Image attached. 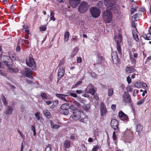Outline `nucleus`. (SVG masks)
Listing matches in <instances>:
<instances>
[{
	"instance_id": "nucleus-1",
	"label": "nucleus",
	"mask_w": 151,
	"mask_h": 151,
	"mask_svg": "<svg viewBox=\"0 0 151 151\" xmlns=\"http://www.w3.org/2000/svg\"><path fill=\"white\" fill-rule=\"evenodd\" d=\"M104 4L107 8L115 12L119 9L118 5L115 4L114 0H104Z\"/></svg>"
},
{
	"instance_id": "nucleus-2",
	"label": "nucleus",
	"mask_w": 151,
	"mask_h": 151,
	"mask_svg": "<svg viewBox=\"0 0 151 151\" xmlns=\"http://www.w3.org/2000/svg\"><path fill=\"white\" fill-rule=\"evenodd\" d=\"M112 13L109 10H106L103 13V18L105 22L110 23L113 18Z\"/></svg>"
},
{
	"instance_id": "nucleus-3",
	"label": "nucleus",
	"mask_w": 151,
	"mask_h": 151,
	"mask_svg": "<svg viewBox=\"0 0 151 151\" xmlns=\"http://www.w3.org/2000/svg\"><path fill=\"white\" fill-rule=\"evenodd\" d=\"M26 63L28 66L32 67L33 70H36L37 69L36 63L34 59L32 57L29 56L27 58Z\"/></svg>"
},
{
	"instance_id": "nucleus-4",
	"label": "nucleus",
	"mask_w": 151,
	"mask_h": 151,
	"mask_svg": "<svg viewBox=\"0 0 151 151\" xmlns=\"http://www.w3.org/2000/svg\"><path fill=\"white\" fill-rule=\"evenodd\" d=\"M88 3L83 1L80 4L78 7V11L81 13H85L88 10Z\"/></svg>"
},
{
	"instance_id": "nucleus-5",
	"label": "nucleus",
	"mask_w": 151,
	"mask_h": 151,
	"mask_svg": "<svg viewBox=\"0 0 151 151\" xmlns=\"http://www.w3.org/2000/svg\"><path fill=\"white\" fill-rule=\"evenodd\" d=\"M122 101L125 105L131 103L132 101L131 96L129 93L127 91H125L122 96Z\"/></svg>"
},
{
	"instance_id": "nucleus-6",
	"label": "nucleus",
	"mask_w": 151,
	"mask_h": 151,
	"mask_svg": "<svg viewBox=\"0 0 151 151\" xmlns=\"http://www.w3.org/2000/svg\"><path fill=\"white\" fill-rule=\"evenodd\" d=\"M114 39L117 44V49L119 53L121 54V49L120 44L122 40V37L121 35H116L114 37Z\"/></svg>"
},
{
	"instance_id": "nucleus-7",
	"label": "nucleus",
	"mask_w": 151,
	"mask_h": 151,
	"mask_svg": "<svg viewBox=\"0 0 151 151\" xmlns=\"http://www.w3.org/2000/svg\"><path fill=\"white\" fill-rule=\"evenodd\" d=\"M9 59L11 60H15V58L13 56L12 57L9 56V57L6 56H3L1 57V60L8 67H9L10 63L9 62Z\"/></svg>"
},
{
	"instance_id": "nucleus-8",
	"label": "nucleus",
	"mask_w": 151,
	"mask_h": 151,
	"mask_svg": "<svg viewBox=\"0 0 151 151\" xmlns=\"http://www.w3.org/2000/svg\"><path fill=\"white\" fill-rule=\"evenodd\" d=\"M73 116H72V119L73 120L77 121L79 119L80 122H83V119L81 117V113L78 110H76V111H73Z\"/></svg>"
},
{
	"instance_id": "nucleus-9",
	"label": "nucleus",
	"mask_w": 151,
	"mask_h": 151,
	"mask_svg": "<svg viewBox=\"0 0 151 151\" xmlns=\"http://www.w3.org/2000/svg\"><path fill=\"white\" fill-rule=\"evenodd\" d=\"M90 12L92 17L94 18H97L100 15V11L96 7H92L90 9Z\"/></svg>"
},
{
	"instance_id": "nucleus-10",
	"label": "nucleus",
	"mask_w": 151,
	"mask_h": 151,
	"mask_svg": "<svg viewBox=\"0 0 151 151\" xmlns=\"http://www.w3.org/2000/svg\"><path fill=\"white\" fill-rule=\"evenodd\" d=\"M111 127L115 130L118 131L119 122L116 119H112L111 122Z\"/></svg>"
},
{
	"instance_id": "nucleus-11",
	"label": "nucleus",
	"mask_w": 151,
	"mask_h": 151,
	"mask_svg": "<svg viewBox=\"0 0 151 151\" xmlns=\"http://www.w3.org/2000/svg\"><path fill=\"white\" fill-rule=\"evenodd\" d=\"M124 137L126 138L127 142L130 143L131 140L132 139V133L130 131L126 132L124 135Z\"/></svg>"
},
{
	"instance_id": "nucleus-12",
	"label": "nucleus",
	"mask_w": 151,
	"mask_h": 151,
	"mask_svg": "<svg viewBox=\"0 0 151 151\" xmlns=\"http://www.w3.org/2000/svg\"><path fill=\"white\" fill-rule=\"evenodd\" d=\"M55 96L58 98L65 102H68L69 101L67 99V97L68 96V95L67 93L66 94L60 93H55Z\"/></svg>"
},
{
	"instance_id": "nucleus-13",
	"label": "nucleus",
	"mask_w": 151,
	"mask_h": 151,
	"mask_svg": "<svg viewBox=\"0 0 151 151\" xmlns=\"http://www.w3.org/2000/svg\"><path fill=\"white\" fill-rule=\"evenodd\" d=\"M13 107L11 106H7L6 108L5 111L4 112V115H10L13 111Z\"/></svg>"
},
{
	"instance_id": "nucleus-14",
	"label": "nucleus",
	"mask_w": 151,
	"mask_h": 151,
	"mask_svg": "<svg viewBox=\"0 0 151 151\" xmlns=\"http://www.w3.org/2000/svg\"><path fill=\"white\" fill-rule=\"evenodd\" d=\"M101 115L102 116L105 115L107 112V110L103 102H101L100 106Z\"/></svg>"
},
{
	"instance_id": "nucleus-15",
	"label": "nucleus",
	"mask_w": 151,
	"mask_h": 151,
	"mask_svg": "<svg viewBox=\"0 0 151 151\" xmlns=\"http://www.w3.org/2000/svg\"><path fill=\"white\" fill-rule=\"evenodd\" d=\"M119 116L120 119L122 121L127 120L128 119L127 115L125 114L122 111H120L119 112Z\"/></svg>"
},
{
	"instance_id": "nucleus-16",
	"label": "nucleus",
	"mask_w": 151,
	"mask_h": 151,
	"mask_svg": "<svg viewBox=\"0 0 151 151\" xmlns=\"http://www.w3.org/2000/svg\"><path fill=\"white\" fill-rule=\"evenodd\" d=\"M80 0H69L70 5L73 8L76 7L79 4Z\"/></svg>"
},
{
	"instance_id": "nucleus-17",
	"label": "nucleus",
	"mask_w": 151,
	"mask_h": 151,
	"mask_svg": "<svg viewBox=\"0 0 151 151\" xmlns=\"http://www.w3.org/2000/svg\"><path fill=\"white\" fill-rule=\"evenodd\" d=\"M50 122L51 128L52 129H58L60 128V126L57 124H55L52 120H50Z\"/></svg>"
},
{
	"instance_id": "nucleus-18",
	"label": "nucleus",
	"mask_w": 151,
	"mask_h": 151,
	"mask_svg": "<svg viewBox=\"0 0 151 151\" xmlns=\"http://www.w3.org/2000/svg\"><path fill=\"white\" fill-rule=\"evenodd\" d=\"M143 126L141 124H139L137 126L136 130L137 132H138V135L139 136H140L141 135V134L143 133Z\"/></svg>"
},
{
	"instance_id": "nucleus-19",
	"label": "nucleus",
	"mask_w": 151,
	"mask_h": 151,
	"mask_svg": "<svg viewBox=\"0 0 151 151\" xmlns=\"http://www.w3.org/2000/svg\"><path fill=\"white\" fill-rule=\"evenodd\" d=\"M111 57L113 62H117L118 58L117 53L116 52L114 51L112 52Z\"/></svg>"
},
{
	"instance_id": "nucleus-20",
	"label": "nucleus",
	"mask_w": 151,
	"mask_h": 151,
	"mask_svg": "<svg viewBox=\"0 0 151 151\" xmlns=\"http://www.w3.org/2000/svg\"><path fill=\"white\" fill-rule=\"evenodd\" d=\"M138 31L137 29H135L132 31L133 37L134 40L137 42H139V39L138 35Z\"/></svg>"
},
{
	"instance_id": "nucleus-21",
	"label": "nucleus",
	"mask_w": 151,
	"mask_h": 151,
	"mask_svg": "<svg viewBox=\"0 0 151 151\" xmlns=\"http://www.w3.org/2000/svg\"><path fill=\"white\" fill-rule=\"evenodd\" d=\"M86 89L88 90H89V93L92 95H93L94 94L95 90L93 88V85L91 84H89Z\"/></svg>"
},
{
	"instance_id": "nucleus-22",
	"label": "nucleus",
	"mask_w": 151,
	"mask_h": 151,
	"mask_svg": "<svg viewBox=\"0 0 151 151\" xmlns=\"http://www.w3.org/2000/svg\"><path fill=\"white\" fill-rule=\"evenodd\" d=\"M65 73V70L62 67L59 68L58 71V76L60 78H61L64 75Z\"/></svg>"
},
{
	"instance_id": "nucleus-23",
	"label": "nucleus",
	"mask_w": 151,
	"mask_h": 151,
	"mask_svg": "<svg viewBox=\"0 0 151 151\" xmlns=\"http://www.w3.org/2000/svg\"><path fill=\"white\" fill-rule=\"evenodd\" d=\"M71 142L70 140H65L63 143V146L64 147L68 148L70 147Z\"/></svg>"
},
{
	"instance_id": "nucleus-24",
	"label": "nucleus",
	"mask_w": 151,
	"mask_h": 151,
	"mask_svg": "<svg viewBox=\"0 0 151 151\" xmlns=\"http://www.w3.org/2000/svg\"><path fill=\"white\" fill-rule=\"evenodd\" d=\"M43 113L45 116L48 118H50L51 117V115L50 113L47 109H45L43 111Z\"/></svg>"
},
{
	"instance_id": "nucleus-25",
	"label": "nucleus",
	"mask_w": 151,
	"mask_h": 151,
	"mask_svg": "<svg viewBox=\"0 0 151 151\" xmlns=\"http://www.w3.org/2000/svg\"><path fill=\"white\" fill-rule=\"evenodd\" d=\"M126 72L128 73H131L135 71V69L132 67H127L126 68Z\"/></svg>"
},
{
	"instance_id": "nucleus-26",
	"label": "nucleus",
	"mask_w": 151,
	"mask_h": 151,
	"mask_svg": "<svg viewBox=\"0 0 151 151\" xmlns=\"http://www.w3.org/2000/svg\"><path fill=\"white\" fill-rule=\"evenodd\" d=\"M78 51V47H75L73 50V52L71 53V57L72 58H73L76 55V54L77 53Z\"/></svg>"
},
{
	"instance_id": "nucleus-27",
	"label": "nucleus",
	"mask_w": 151,
	"mask_h": 151,
	"mask_svg": "<svg viewBox=\"0 0 151 151\" xmlns=\"http://www.w3.org/2000/svg\"><path fill=\"white\" fill-rule=\"evenodd\" d=\"M1 98L4 106L7 105L8 104L7 102L6 101L5 98L3 94L1 95Z\"/></svg>"
},
{
	"instance_id": "nucleus-28",
	"label": "nucleus",
	"mask_w": 151,
	"mask_h": 151,
	"mask_svg": "<svg viewBox=\"0 0 151 151\" xmlns=\"http://www.w3.org/2000/svg\"><path fill=\"white\" fill-rule=\"evenodd\" d=\"M143 37L146 40H151V34L148 33L143 35Z\"/></svg>"
},
{
	"instance_id": "nucleus-29",
	"label": "nucleus",
	"mask_w": 151,
	"mask_h": 151,
	"mask_svg": "<svg viewBox=\"0 0 151 151\" xmlns=\"http://www.w3.org/2000/svg\"><path fill=\"white\" fill-rule=\"evenodd\" d=\"M69 33L68 32H66L64 34V40L65 42L68 41L69 38Z\"/></svg>"
},
{
	"instance_id": "nucleus-30",
	"label": "nucleus",
	"mask_w": 151,
	"mask_h": 151,
	"mask_svg": "<svg viewBox=\"0 0 151 151\" xmlns=\"http://www.w3.org/2000/svg\"><path fill=\"white\" fill-rule=\"evenodd\" d=\"M98 59L97 63L100 64H102L104 61V59L103 57L101 56L100 54H98Z\"/></svg>"
},
{
	"instance_id": "nucleus-31",
	"label": "nucleus",
	"mask_w": 151,
	"mask_h": 151,
	"mask_svg": "<svg viewBox=\"0 0 151 151\" xmlns=\"http://www.w3.org/2000/svg\"><path fill=\"white\" fill-rule=\"evenodd\" d=\"M114 93V89L112 88H109L108 91V95L109 96H111Z\"/></svg>"
},
{
	"instance_id": "nucleus-32",
	"label": "nucleus",
	"mask_w": 151,
	"mask_h": 151,
	"mask_svg": "<svg viewBox=\"0 0 151 151\" xmlns=\"http://www.w3.org/2000/svg\"><path fill=\"white\" fill-rule=\"evenodd\" d=\"M130 60L132 65H135L136 64V60L134 58L132 55H130Z\"/></svg>"
},
{
	"instance_id": "nucleus-33",
	"label": "nucleus",
	"mask_w": 151,
	"mask_h": 151,
	"mask_svg": "<svg viewBox=\"0 0 151 151\" xmlns=\"http://www.w3.org/2000/svg\"><path fill=\"white\" fill-rule=\"evenodd\" d=\"M139 15V14L137 13L134 15L132 16V20L133 22H134L137 21V19H138V16Z\"/></svg>"
},
{
	"instance_id": "nucleus-34",
	"label": "nucleus",
	"mask_w": 151,
	"mask_h": 151,
	"mask_svg": "<svg viewBox=\"0 0 151 151\" xmlns=\"http://www.w3.org/2000/svg\"><path fill=\"white\" fill-rule=\"evenodd\" d=\"M54 15L55 13L53 12H50V20H52L54 21L55 20V19L54 17Z\"/></svg>"
},
{
	"instance_id": "nucleus-35",
	"label": "nucleus",
	"mask_w": 151,
	"mask_h": 151,
	"mask_svg": "<svg viewBox=\"0 0 151 151\" xmlns=\"http://www.w3.org/2000/svg\"><path fill=\"white\" fill-rule=\"evenodd\" d=\"M40 96L42 99H47L48 98V96L45 93H41Z\"/></svg>"
},
{
	"instance_id": "nucleus-36",
	"label": "nucleus",
	"mask_w": 151,
	"mask_h": 151,
	"mask_svg": "<svg viewBox=\"0 0 151 151\" xmlns=\"http://www.w3.org/2000/svg\"><path fill=\"white\" fill-rule=\"evenodd\" d=\"M81 151H87L86 147L84 145H82L80 146Z\"/></svg>"
},
{
	"instance_id": "nucleus-37",
	"label": "nucleus",
	"mask_w": 151,
	"mask_h": 151,
	"mask_svg": "<svg viewBox=\"0 0 151 151\" xmlns=\"http://www.w3.org/2000/svg\"><path fill=\"white\" fill-rule=\"evenodd\" d=\"M145 99H142L139 100L137 102V105H140L142 104L145 101Z\"/></svg>"
},
{
	"instance_id": "nucleus-38",
	"label": "nucleus",
	"mask_w": 151,
	"mask_h": 151,
	"mask_svg": "<svg viewBox=\"0 0 151 151\" xmlns=\"http://www.w3.org/2000/svg\"><path fill=\"white\" fill-rule=\"evenodd\" d=\"M70 108L72 110H73V111H76V110H78L74 106V105H71L70 107Z\"/></svg>"
},
{
	"instance_id": "nucleus-39",
	"label": "nucleus",
	"mask_w": 151,
	"mask_h": 151,
	"mask_svg": "<svg viewBox=\"0 0 151 151\" xmlns=\"http://www.w3.org/2000/svg\"><path fill=\"white\" fill-rule=\"evenodd\" d=\"M83 109L86 110H88L90 108V105L89 104H87L86 105H84L83 106Z\"/></svg>"
},
{
	"instance_id": "nucleus-40",
	"label": "nucleus",
	"mask_w": 151,
	"mask_h": 151,
	"mask_svg": "<svg viewBox=\"0 0 151 151\" xmlns=\"http://www.w3.org/2000/svg\"><path fill=\"white\" fill-rule=\"evenodd\" d=\"M97 5L99 8H102V6H103V3L101 1H100L97 3Z\"/></svg>"
},
{
	"instance_id": "nucleus-41",
	"label": "nucleus",
	"mask_w": 151,
	"mask_h": 151,
	"mask_svg": "<svg viewBox=\"0 0 151 151\" xmlns=\"http://www.w3.org/2000/svg\"><path fill=\"white\" fill-rule=\"evenodd\" d=\"M25 71L26 75L27 74H31V72L30 71L29 68H26L25 69Z\"/></svg>"
},
{
	"instance_id": "nucleus-42",
	"label": "nucleus",
	"mask_w": 151,
	"mask_h": 151,
	"mask_svg": "<svg viewBox=\"0 0 151 151\" xmlns=\"http://www.w3.org/2000/svg\"><path fill=\"white\" fill-rule=\"evenodd\" d=\"M60 108L63 110L66 109L67 108V105L66 104H64L61 106Z\"/></svg>"
},
{
	"instance_id": "nucleus-43",
	"label": "nucleus",
	"mask_w": 151,
	"mask_h": 151,
	"mask_svg": "<svg viewBox=\"0 0 151 151\" xmlns=\"http://www.w3.org/2000/svg\"><path fill=\"white\" fill-rule=\"evenodd\" d=\"M141 84L140 82H136L134 84V86L136 88H140L141 86Z\"/></svg>"
},
{
	"instance_id": "nucleus-44",
	"label": "nucleus",
	"mask_w": 151,
	"mask_h": 151,
	"mask_svg": "<svg viewBox=\"0 0 151 151\" xmlns=\"http://www.w3.org/2000/svg\"><path fill=\"white\" fill-rule=\"evenodd\" d=\"M67 94H68V96L70 95V96H71L73 97L74 98H77V95L75 93H67Z\"/></svg>"
},
{
	"instance_id": "nucleus-45",
	"label": "nucleus",
	"mask_w": 151,
	"mask_h": 151,
	"mask_svg": "<svg viewBox=\"0 0 151 151\" xmlns=\"http://www.w3.org/2000/svg\"><path fill=\"white\" fill-rule=\"evenodd\" d=\"M73 104L76 106H77L78 107L81 106V105L79 103L75 100L73 101Z\"/></svg>"
},
{
	"instance_id": "nucleus-46",
	"label": "nucleus",
	"mask_w": 151,
	"mask_h": 151,
	"mask_svg": "<svg viewBox=\"0 0 151 151\" xmlns=\"http://www.w3.org/2000/svg\"><path fill=\"white\" fill-rule=\"evenodd\" d=\"M138 9L137 7H136L135 8H132L131 9V12L132 14H133Z\"/></svg>"
},
{
	"instance_id": "nucleus-47",
	"label": "nucleus",
	"mask_w": 151,
	"mask_h": 151,
	"mask_svg": "<svg viewBox=\"0 0 151 151\" xmlns=\"http://www.w3.org/2000/svg\"><path fill=\"white\" fill-rule=\"evenodd\" d=\"M40 112H37L35 114V116L37 118L38 120L40 119Z\"/></svg>"
},
{
	"instance_id": "nucleus-48",
	"label": "nucleus",
	"mask_w": 151,
	"mask_h": 151,
	"mask_svg": "<svg viewBox=\"0 0 151 151\" xmlns=\"http://www.w3.org/2000/svg\"><path fill=\"white\" fill-rule=\"evenodd\" d=\"M99 149V147L97 145L94 146L92 149V151H97Z\"/></svg>"
},
{
	"instance_id": "nucleus-49",
	"label": "nucleus",
	"mask_w": 151,
	"mask_h": 151,
	"mask_svg": "<svg viewBox=\"0 0 151 151\" xmlns=\"http://www.w3.org/2000/svg\"><path fill=\"white\" fill-rule=\"evenodd\" d=\"M22 42V44H25L26 45H29V43L28 40H23Z\"/></svg>"
},
{
	"instance_id": "nucleus-50",
	"label": "nucleus",
	"mask_w": 151,
	"mask_h": 151,
	"mask_svg": "<svg viewBox=\"0 0 151 151\" xmlns=\"http://www.w3.org/2000/svg\"><path fill=\"white\" fill-rule=\"evenodd\" d=\"M77 99L80 102L82 103H84V102H85V101L84 100H83L80 97H78Z\"/></svg>"
},
{
	"instance_id": "nucleus-51",
	"label": "nucleus",
	"mask_w": 151,
	"mask_h": 151,
	"mask_svg": "<svg viewBox=\"0 0 151 151\" xmlns=\"http://www.w3.org/2000/svg\"><path fill=\"white\" fill-rule=\"evenodd\" d=\"M77 99L80 102L82 103H84V102H85V101L84 100H83L80 97H78Z\"/></svg>"
},
{
	"instance_id": "nucleus-52",
	"label": "nucleus",
	"mask_w": 151,
	"mask_h": 151,
	"mask_svg": "<svg viewBox=\"0 0 151 151\" xmlns=\"http://www.w3.org/2000/svg\"><path fill=\"white\" fill-rule=\"evenodd\" d=\"M127 81L129 84H130L131 82V78L129 76H128L127 78Z\"/></svg>"
},
{
	"instance_id": "nucleus-53",
	"label": "nucleus",
	"mask_w": 151,
	"mask_h": 151,
	"mask_svg": "<svg viewBox=\"0 0 151 151\" xmlns=\"http://www.w3.org/2000/svg\"><path fill=\"white\" fill-rule=\"evenodd\" d=\"M82 82L81 81H79L78 82H77L73 86L74 87H76L78 86L80 84L82 83Z\"/></svg>"
},
{
	"instance_id": "nucleus-54",
	"label": "nucleus",
	"mask_w": 151,
	"mask_h": 151,
	"mask_svg": "<svg viewBox=\"0 0 151 151\" xmlns=\"http://www.w3.org/2000/svg\"><path fill=\"white\" fill-rule=\"evenodd\" d=\"M76 61L78 63H81L82 62V59L81 57H78L77 58Z\"/></svg>"
},
{
	"instance_id": "nucleus-55",
	"label": "nucleus",
	"mask_w": 151,
	"mask_h": 151,
	"mask_svg": "<svg viewBox=\"0 0 151 151\" xmlns=\"http://www.w3.org/2000/svg\"><path fill=\"white\" fill-rule=\"evenodd\" d=\"M46 28L45 26H42L40 27V30L41 31H44L46 30Z\"/></svg>"
},
{
	"instance_id": "nucleus-56",
	"label": "nucleus",
	"mask_w": 151,
	"mask_h": 151,
	"mask_svg": "<svg viewBox=\"0 0 151 151\" xmlns=\"http://www.w3.org/2000/svg\"><path fill=\"white\" fill-rule=\"evenodd\" d=\"M63 114L65 115H67L69 113L68 111L67 110V109L63 110Z\"/></svg>"
},
{
	"instance_id": "nucleus-57",
	"label": "nucleus",
	"mask_w": 151,
	"mask_h": 151,
	"mask_svg": "<svg viewBox=\"0 0 151 151\" xmlns=\"http://www.w3.org/2000/svg\"><path fill=\"white\" fill-rule=\"evenodd\" d=\"M64 63V60L63 59H62L59 62L58 65V66H60L63 65Z\"/></svg>"
},
{
	"instance_id": "nucleus-58",
	"label": "nucleus",
	"mask_w": 151,
	"mask_h": 151,
	"mask_svg": "<svg viewBox=\"0 0 151 151\" xmlns=\"http://www.w3.org/2000/svg\"><path fill=\"white\" fill-rule=\"evenodd\" d=\"M91 76L94 78H96L97 77V75L95 74L94 72H91Z\"/></svg>"
},
{
	"instance_id": "nucleus-59",
	"label": "nucleus",
	"mask_w": 151,
	"mask_h": 151,
	"mask_svg": "<svg viewBox=\"0 0 151 151\" xmlns=\"http://www.w3.org/2000/svg\"><path fill=\"white\" fill-rule=\"evenodd\" d=\"M127 90L129 92H131L132 91V89L130 86H128L126 88Z\"/></svg>"
},
{
	"instance_id": "nucleus-60",
	"label": "nucleus",
	"mask_w": 151,
	"mask_h": 151,
	"mask_svg": "<svg viewBox=\"0 0 151 151\" xmlns=\"http://www.w3.org/2000/svg\"><path fill=\"white\" fill-rule=\"evenodd\" d=\"M51 147L50 146H47L45 148V151H51Z\"/></svg>"
},
{
	"instance_id": "nucleus-61",
	"label": "nucleus",
	"mask_w": 151,
	"mask_h": 151,
	"mask_svg": "<svg viewBox=\"0 0 151 151\" xmlns=\"http://www.w3.org/2000/svg\"><path fill=\"white\" fill-rule=\"evenodd\" d=\"M58 104V100H56L53 101V104L55 106H57Z\"/></svg>"
},
{
	"instance_id": "nucleus-62",
	"label": "nucleus",
	"mask_w": 151,
	"mask_h": 151,
	"mask_svg": "<svg viewBox=\"0 0 151 151\" xmlns=\"http://www.w3.org/2000/svg\"><path fill=\"white\" fill-rule=\"evenodd\" d=\"M113 138L114 140H115L116 139V136L115 134V132H114L113 133Z\"/></svg>"
},
{
	"instance_id": "nucleus-63",
	"label": "nucleus",
	"mask_w": 151,
	"mask_h": 151,
	"mask_svg": "<svg viewBox=\"0 0 151 151\" xmlns=\"http://www.w3.org/2000/svg\"><path fill=\"white\" fill-rule=\"evenodd\" d=\"M111 109L113 110H114L116 109V106L115 105L113 104L111 106Z\"/></svg>"
},
{
	"instance_id": "nucleus-64",
	"label": "nucleus",
	"mask_w": 151,
	"mask_h": 151,
	"mask_svg": "<svg viewBox=\"0 0 151 151\" xmlns=\"http://www.w3.org/2000/svg\"><path fill=\"white\" fill-rule=\"evenodd\" d=\"M76 92L77 94H81L83 93L82 90H77Z\"/></svg>"
}]
</instances>
